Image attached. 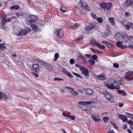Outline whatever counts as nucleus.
<instances>
[{
    "instance_id": "ea45409f",
    "label": "nucleus",
    "mask_w": 133,
    "mask_h": 133,
    "mask_svg": "<svg viewBox=\"0 0 133 133\" xmlns=\"http://www.w3.org/2000/svg\"><path fill=\"white\" fill-rule=\"evenodd\" d=\"M4 43L0 44V48H1V50L5 49L6 46L4 45Z\"/></svg>"
},
{
    "instance_id": "864d4df0",
    "label": "nucleus",
    "mask_w": 133,
    "mask_h": 133,
    "mask_svg": "<svg viewBox=\"0 0 133 133\" xmlns=\"http://www.w3.org/2000/svg\"><path fill=\"white\" fill-rule=\"evenodd\" d=\"M89 62L91 64L93 65L94 64L95 61L92 59H89Z\"/></svg>"
},
{
    "instance_id": "3c124183",
    "label": "nucleus",
    "mask_w": 133,
    "mask_h": 133,
    "mask_svg": "<svg viewBox=\"0 0 133 133\" xmlns=\"http://www.w3.org/2000/svg\"><path fill=\"white\" fill-rule=\"evenodd\" d=\"M93 102V101H85V105L88 104L89 105L90 104L92 103Z\"/></svg>"
},
{
    "instance_id": "6ab92c4d",
    "label": "nucleus",
    "mask_w": 133,
    "mask_h": 133,
    "mask_svg": "<svg viewBox=\"0 0 133 133\" xmlns=\"http://www.w3.org/2000/svg\"><path fill=\"white\" fill-rule=\"evenodd\" d=\"M133 4V0H127L126 1L125 5L127 6L131 5Z\"/></svg>"
},
{
    "instance_id": "aec40b11",
    "label": "nucleus",
    "mask_w": 133,
    "mask_h": 133,
    "mask_svg": "<svg viewBox=\"0 0 133 133\" xmlns=\"http://www.w3.org/2000/svg\"><path fill=\"white\" fill-rule=\"evenodd\" d=\"M75 12L77 14H79L82 13L81 10L77 8H75Z\"/></svg>"
},
{
    "instance_id": "603ef678",
    "label": "nucleus",
    "mask_w": 133,
    "mask_h": 133,
    "mask_svg": "<svg viewBox=\"0 0 133 133\" xmlns=\"http://www.w3.org/2000/svg\"><path fill=\"white\" fill-rule=\"evenodd\" d=\"M83 37V35H80L78 37L77 40H82Z\"/></svg>"
},
{
    "instance_id": "338daca9",
    "label": "nucleus",
    "mask_w": 133,
    "mask_h": 133,
    "mask_svg": "<svg viewBox=\"0 0 133 133\" xmlns=\"http://www.w3.org/2000/svg\"><path fill=\"white\" fill-rule=\"evenodd\" d=\"M127 128V125L126 124H124L123 125V128L124 129H125Z\"/></svg>"
},
{
    "instance_id": "c03bdc74",
    "label": "nucleus",
    "mask_w": 133,
    "mask_h": 133,
    "mask_svg": "<svg viewBox=\"0 0 133 133\" xmlns=\"http://www.w3.org/2000/svg\"><path fill=\"white\" fill-rule=\"evenodd\" d=\"M91 15L92 17L94 19H96L97 18V16L95 14L93 13H91Z\"/></svg>"
},
{
    "instance_id": "dca6fc26",
    "label": "nucleus",
    "mask_w": 133,
    "mask_h": 133,
    "mask_svg": "<svg viewBox=\"0 0 133 133\" xmlns=\"http://www.w3.org/2000/svg\"><path fill=\"white\" fill-rule=\"evenodd\" d=\"M96 40L93 38H91L89 44H91V45L94 46H95L96 45Z\"/></svg>"
},
{
    "instance_id": "69168bd1",
    "label": "nucleus",
    "mask_w": 133,
    "mask_h": 133,
    "mask_svg": "<svg viewBox=\"0 0 133 133\" xmlns=\"http://www.w3.org/2000/svg\"><path fill=\"white\" fill-rule=\"evenodd\" d=\"M65 88L66 89H68L69 90H72L73 89L71 87H67V86H66L65 87Z\"/></svg>"
},
{
    "instance_id": "4be33fe9",
    "label": "nucleus",
    "mask_w": 133,
    "mask_h": 133,
    "mask_svg": "<svg viewBox=\"0 0 133 133\" xmlns=\"http://www.w3.org/2000/svg\"><path fill=\"white\" fill-rule=\"evenodd\" d=\"M77 57L79 59L82 58L84 60V62H86L87 60L84 58V57L82 56V55L80 53H79V54H77Z\"/></svg>"
},
{
    "instance_id": "a19ab883",
    "label": "nucleus",
    "mask_w": 133,
    "mask_h": 133,
    "mask_svg": "<svg viewBox=\"0 0 133 133\" xmlns=\"http://www.w3.org/2000/svg\"><path fill=\"white\" fill-rule=\"evenodd\" d=\"M133 74V71H128L125 74V75H127V76H129L130 75H132V74Z\"/></svg>"
},
{
    "instance_id": "8fccbe9b",
    "label": "nucleus",
    "mask_w": 133,
    "mask_h": 133,
    "mask_svg": "<svg viewBox=\"0 0 133 133\" xmlns=\"http://www.w3.org/2000/svg\"><path fill=\"white\" fill-rule=\"evenodd\" d=\"M73 74L75 75L76 76L78 77L81 78H83V77L82 76H81L80 75L78 74L77 73L73 72Z\"/></svg>"
},
{
    "instance_id": "e2e57ef3",
    "label": "nucleus",
    "mask_w": 133,
    "mask_h": 133,
    "mask_svg": "<svg viewBox=\"0 0 133 133\" xmlns=\"http://www.w3.org/2000/svg\"><path fill=\"white\" fill-rule=\"evenodd\" d=\"M85 56L86 57L89 58H91L92 57V55L91 54H85Z\"/></svg>"
},
{
    "instance_id": "052dcab7",
    "label": "nucleus",
    "mask_w": 133,
    "mask_h": 133,
    "mask_svg": "<svg viewBox=\"0 0 133 133\" xmlns=\"http://www.w3.org/2000/svg\"><path fill=\"white\" fill-rule=\"evenodd\" d=\"M60 10L63 12H65L66 11V10L64 9V8H63L62 6L60 8Z\"/></svg>"
},
{
    "instance_id": "a211bd4d",
    "label": "nucleus",
    "mask_w": 133,
    "mask_h": 133,
    "mask_svg": "<svg viewBox=\"0 0 133 133\" xmlns=\"http://www.w3.org/2000/svg\"><path fill=\"white\" fill-rule=\"evenodd\" d=\"M104 76V74H101L97 76V77L98 79L104 80L105 79V78Z\"/></svg>"
},
{
    "instance_id": "c9c22d12",
    "label": "nucleus",
    "mask_w": 133,
    "mask_h": 133,
    "mask_svg": "<svg viewBox=\"0 0 133 133\" xmlns=\"http://www.w3.org/2000/svg\"><path fill=\"white\" fill-rule=\"evenodd\" d=\"M128 25V26H127V29L128 30L130 28H133V23L129 22Z\"/></svg>"
},
{
    "instance_id": "c85d7f7f",
    "label": "nucleus",
    "mask_w": 133,
    "mask_h": 133,
    "mask_svg": "<svg viewBox=\"0 0 133 133\" xmlns=\"http://www.w3.org/2000/svg\"><path fill=\"white\" fill-rule=\"evenodd\" d=\"M125 115L128 116V117L130 118L133 119V114L128 113V112H126Z\"/></svg>"
},
{
    "instance_id": "f03ea898",
    "label": "nucleus",
    "mask_w": 133,
    "mask_h": 133,
    "mask_svg": "<svg viewBox=\"0 0 133 133\" xmlns=\"http://www.w3.org/2000/svg\"><path fill=\"white\" fill-rule=\"evenodd\" d=\"M37 18L36 15H28L26 16L25 22L27 24H29L35 22Z\"/></svg>"
},
{
    "instance_id": "7ed1b4c3",
    "label": "nucleus",
    "mask_w": 133,
    "mask_h": 133,
    "mask_svg": "<svg viewBox=\"0 0 133 133\" xmlns=\"http://www.w3.org/2000/svg\"><path fill=\"white\" fill-rule=\"evenodd\" d=\"M78 5L82 9L85 10H89L87 3L85 1H80L78 3Z\"/></svg>"
},
{
    "instance_id": "58836bf2",
    "label": "nucleus",
    "mask_w": 133,
    "mask_h": 133,
    "mask_svg": "<svg viewBox=\"0 0 133 133\" xmlns=\"http://www.w3.org/2000/svg\"><path fill=\"white\" fill-rule=\"evenodd\" d=\"M71 92L72 95L74 96L77 95L78 94L77 92L74 91L73 89L71 91Z\"/></svg>"
},
{
    "instance_id": "774afa93",
    "label": "nucleus",
    "mask_w": 133,
    "mask_h": 133,
    "mask_svg": "<svg viewBox=\"0 0 133 133\" xmlns=\"http://www.w3.org/2000/svg\"><path fill=\"white\" fill-rule=\"evenodd\" d=\"M108 133H115L113 130H110L108 131Z\"/></svg>"
},
{
    "instance_id": "ddd939ff",
    "label": "nucleus",
    "mask_w": 133,
    "mask_h": 133,
    "mask_svg": "<svg viewBox=\"0 0 133 133\" xmlns=\"http://www.w3.org/2000/svg\"><path fill=\"white\" fill-rule=\"evenodd\" d=\"M83 90L87 94L89 95H91L93 92L92 90L91 89H84Z\"/></svg>"
},
{
    "instance_id": "423d86ee",
    "label": "nucleus",
    "mask_w": 133,
    "mask_h": 133,
    "mask_svg": "<svg viewBox=\"0 0 133 133\" xmlns=\"http://www.w3.org/2000/svg\"><path fill=\"white\" fill-rule=\"evenodd\" d=\"M40 63H41L40 66L47 69H49L51 68L50 64L46 62L41 61Z\"/></svg>"
},
{
    "instance_id": "6e6552de",
    "label": "nucleus",
    "mask_w": 133,
    "mask_h": 133,
    "mask_svg": "<svg viewBox=\"0 0 133 133\" xmlns=\"http://www.w3.org/2000/svg\"><path fill=\"white\" fill-rule=\"evenodd\" d=\"M123 37V35L122 33H117L115 35V39L117 41H122Z\"/></svg>"
},
{
    "instance_id": "393cba45",
    "label": "nucleus",
    "mask_w": 133,
    "mask_h": 133,
    "mask_svg": "<svg viewBox=\"0 0 133 133\" xmlns=\"http://www.w3.org/2000/svg\"><path fill=\"white\" fill-rule=\"evenodd\" d=\"M21 29L18 28H16V29L15 30V35L17 36H19V35L20 34Z\"/></svg>"
},
{
    "instance_id": "de8ad7c7",
    "label": "nucleus",
    "mask_w": 133,
    "mask_h": 133,
    "mask_svg": "<svg viewBox=\"0 0 133 133\" xmlns=\"http://www.w3.org/2000/svg\"><path fill=\"white\" fill-rule=\"evenodd\" d=\"M104 43L105 44L107 45L108 46H111L112 45V44L111 43H110L108 42H106Z\"/></svg>"
},
{
    "instance_id": "5701e85b",
    "label": "nucleus",
    "mask_w": 133,
    "mask_h": 133,
    "mask_svg": "<svg viewBox=\"0 0 133 133\" xmlns=\"http://www.w3.org/2000/svg\"><path fill=\"white\" fill-rule=\"evenodd\" d=\"M78 24L76 23L74 24V25L71 26L70 28L72 30H75L78 28Z\"/></svg>"
},
{
    "instance_id": "4d7b16f0",
    "label": "nucleus",
    "mask_w": 133,
    "mask_h": 133,
    "mask_svg": "<svg viewBox=\"0 0 133 133\" xmlns=\"http://www.w3.org/2000/svg\"><path fill=\"white\" fill-rule=\"evenodd\" d=\"M103 120L104 122L106 123L107 122L108 120V118L107 117H104L103 118Z\"/></svg>"
},
{
    "instance_id": "49530a36",
    "label": "nucleus",
    "mask_w": 133,
    "mask_h": 133,
    "mask_svg": "<svg viewBox=\"0 0 133 133\" xmlns=\"http://www.w3.org/2000/svg\"><path fill=\"white\" fill-rule=\"evenodd\" d=\"M66 74L68 76H69L70 78L73 77V76H72L71 74L68 71H67L66 72Z\"/></svg>"
},
{
    "instance_id": "f704fd0d",
    "label": "nucleus",
    "mask_w": 133,
    "mask_h": 133,
    "mask_svg": "<svg viewBox=\"0 0 133 133\" xmlns=\"http://www.w3.org/2000/svg\"><path fill=\"white\" fill-rule=\"evenodd\" d=\"M106 4V3L102 2L100 4L101 7L103 8H105Z\"/></svg>"
},
{
    "instance_id": "412c9836",
    "label": "nucleus",
    "mask_w": 133,
    "mask_h": 133,
    "mask_svg": "<svg viewBox=\"0 0 133 133\" xmlns=\"http://www.w3.org/2000/svg\"><path fill=\"white\" fill-rule=\"evenodd\" d=\"M94 29V26L92 25H89L86 26L85 28L86 30H91Z\"/></svg>"
},
{
    "instance_id": "680f3d73",
    "label": "nucleus",
    "mask_w": 133,
    "mask_h": 133,
    "mask_svg": "<svg viewBox=\"0 0 133 133\" xmlns=\"http://www.w3.org/2000/svg\"><path fill=\"white\" fill-rule=\"evenodd\" d=\"M97 57L96 55H93L92 56V58L94 60H96L97 58Z\"/></svg>"
},
{
    "instance_id": "f8f14e48",
    "label": "nucleus",
    "mask_w": 133,
    "mask_h": 133,
    "mask_svg": "<svg viewBox=\"0 0 133 133\" xmlns=\"http://www.w3.org/2000/svg\"><path fill=\"white\" fill-rule=\"evenodd\" d=\"M119 117L124 122H126L128 121L127 117L125 115L120 114L119 115Z\"/></svg>"
},
{
    "instance_id": "bf43d9fd",
    "label": "nucleus",
    "mask_w": 133,
    "mask_h": 133,
    "mask_svg": "<svg viewBox=\"0 0 133 133\" xmlns=\"http://www.w3.org/2000/svg\"><path fill=\"white\" fill-rule=\"evenodd\" d=\"M79 104H81L83 105H85V101H81L78 102Z\"/></svg>"
},
{
    "instance_id": "e433bc0d",
    "label": "nucleus",
    "mask_w": 133,
    "mask_h": 133,
    "mask_svg": "<svg viewBox=\"0 0 133 133\" xmlns=\"http://www.w3.org/2000/svg\"><path fill=\"white\" fill-rule=\"evenodd\" d=\"M54 61H55L57 60L59 57V55L57 53H56L54 55Z\"/></svg>"
},
{
    "instance_id": "a18cd8bd",
    "label": "nucleus",
    "mask_w": 133,
    "mask_h": 133,
    "mask_svg": "<svg viewBox=\"0 0 133 133\" xmlns=\"http://www.w3.org/2000/svg\"><path fill=\"white\" fill-rule=\"evenodd\" d=\"M66 74L68 76H69L70 78L73 77V76H72L71 74L68 71H67L66 72Z\"/></svg>"
},
{
    "instance_id": "bb28decb",
    "label": "nucleus",
    "mask_w": 133,
    "mask_h": 133,
    "mask_svg": "<svg viewBox=\"0 0 133 133\" xmlns=\"http://www.w3.org/2000/svg\"><path fill=\"white\" fill-rule=\"evenodd\" d=\"M109 20L111 24L112 25H114L115 24L114 22L115 19L114 18L109 17Z\"/></svg>"
},
{
    "instance_id": "9d476101",
    "label": "nucleus",
    "mask_w": 133,
    "mask_h": 133,
    "mask_svg": "<svg viewBox=\"0 0 133 133\" xmlns=\"http://www.w3.org/2000/svg\"><path fill=\"white\" fill-rule=\"evenodd\" d=\"M122 42L119 41L116 43V45L118 47L121 48L122 49H123L128 47L126 45H122Z\"/></svg>"
},
{
    "instance_id": "2f4dec72",
    "label": "nucleus",
    "mask_w": 133,
    "mask_h": 133,
    "mask_svg": "<svg viewBox=\"0 0 133 133\" xmlns=\"http://www.w3.org/2000/svg\"><path fill=\"white\" fill-rule=\"evenodd\" d=\"M105 8L107 9H110L111 8L112 5V4L111 3H106V4Z\"/></svg>"
},
{
    "instance_id": "7c9ffc66",
    "label": "nucleus",
    "mask_w": 133,
    "mask_h": 133,
    "mask_svg": "<svg viewBox=\"0 0 133 133\" xmlns=\"http://www.w3.org/2000/svg\"><path fill=\"white\" fill-rule=\"evenodd\" d=\"M97 46L101 49H105V47L103 45H102L101 44H99L98 43H96Z\"/></svg>"
},
{
    "instance_id": "473e14b6",
    "label": "nucleus",
    "mask_w": 133,
    "mask_h": 133,
    "mask_svg": "<svg viewBox=\"0 0 133 133\" xmlns=\"http://www.w3.org/2000/svg\"><path fill=\"white\" fill-rule=\"evenodd\" d=\"M66 118L72 120H74L75 119V117L74 116L69 115H68L67 116Z\"/></svg>"
},
{
    "instance_id": "4468645a",
    "label": "nucleus",
    "mask_w": 133,
    "mask_h": 133,
    "mask_svg": "<svg viewBox=\"0 0 133 133\" xmlns=\"http://www.w3.org/2000/svg\"><path fill=\"white\" fill-rule=\"evenodd\" d=\"M91 117L95 122H99L101 121V119L98 116H96L94 115H92L91 116Z\"/></svg>"
},
{
    "instance_id": "39448f33",
    "label": "nucleus",
    "mask_w": 133,
    "mask_h": 133,
    "mask_svg": "<svg viewBox=\"0 0 133 133\" xmlns=\"http://www.w3.org/2000/svg\"><path fill=\"white\" fill-rule=\"evenodd\" d=\"M104 95L106 99L110 102H113L114 100L112 96L108 91Z\"/></svg>"
},
{
    "instance_id": "0eeeda50",
    "label": "nucleus",
    "mask_w": 133,
    "mask_h": 133,
    "mask_svg": "<svg viewBox=\"0 0 133 133\" xmlns=\"http://www.w3.org/2000/svg\"><path fill=\"white\" fill-rule=\"evenodd\" d=\"M55 34L60 37H62L63 35V32L62 29H57L56 30Z\"/></svg>"
},
{
    "instance_id": "13d9d810",
    "label": "nucleus",
    "mask_w": 133,
    "mask_h": 133,
    "mask_svg": "<svg viewBox=\"0 0 133 133\" xmlns=\"http://www.w3.org/2000/svg\"><path fill=\"white\" fill-rule=\"evenodd\" d=\"M75 62V61H74V60L73 59H71L70 60V64H73Z\"/></svg>"
},
{
    "instance_id": "cd10ccee",
    "label": "nucleus",
    "mask_w": 133,
    "mask_h": 133,
    "mask_svg": "<svg viewBox=\"0 0 133 133\" xmlns=\"http://www.w3.org/2000/svg\"><path fill=\"white\" fill-rule=\"evenodd\" d=\"M27 34V31L26 30H21L20 34L19 35H26Z\"/></svg>"
},
{
    "instance_id": "9b49d317",
    "label": "nucleus",
    "mask_w": 133,
    "mask_h": 133,
    "mask_svg": "<svg viewBox=\"0 0 133 133\" xmlns=\"http://www.w3.org/2000/svg\"><path fill=\"white\" fill-rule=\"evenodd\" d=\"M8 98V97L6 94L0 91V99H4L5 100H6Z\"/></svg>"
},
{
    "instance_id": "37998d69",
    "label": "nucleus",
    "mask_w": 133,
    "mask_h": 133,
    "mask_svg": "<svg viewBox=\"0 0 133 133\" xmlns=\"http://www.w3.org/2000/svg\"><path fill=\"white\" fill-rule=\"evenodd\" d=\"M97 22L99 23H102L103 21V19L101 17H98L97 19Z\"/></svg>"
},
{
    "instance_id": "2eb2a0df",
    "label": "nucleus",
    "mask_w": 133,
    "mask_h": 133,
    "mask_svg": "<svg viewBox=\"0 0 133 133\" xmlns=\"http://www.w3.org/2000/svg\"><path fill=\"white\" fill-rule=\"evenodd\" d=\"M31 27L34 31L36 32L40 31H41V29L39 28H38L36 26L34 25L31 24Z\"/></svg>"
},
{
    "instance_id": "72a5a7b5",
    "label": "nucleus",
    "mask_w": 133,
    "mask_h": 133,
    "mask_svg": "<svg viewBox=\"0 0 133 133\" xmlns=\"http://www.w3.org/2000/svg\"><path fill=\"white\" fill-rule=\"evenodd\" d=\"M6 18V16H5V18H2V21L1 22V24L3 25H5L6 22V20L5 19Z\"/></svg>"
},
{
    "instance_id": "0e129e2a",
    "label": "nucleus",
    "mask_w": 133,
    "mask_h": 133,
    "mask_svg": "<svg viewBox=\"0 0 133 133\" xmlns=\"http://www.w3.org/2000/svg\"><path fill=\"white\" fill-rule=\"evenodd\" d=\"M61 71L62 72H63V73L65 74L67 71L66 70L64 69L62 70H61Z\"/></svg>"
},
{
    "instance_id": "f257e3e1",
    "label": "nucleus",
    "mask_w": 133,
    "mask_h": 133,
    "mask_svg": "<svg viewBox=\"0 0 133 133\" xmlns=\"http://www.w3.org/2000/svg\"><path fill=\"white\" fill-rule=\"evenodd\" d=\"M104 83L107 87L111 89H119L120 88L117 81L113 79H110L107 82H104Z\"/></svg>"
},
{
    "instance_id": "6e6d98bb",
    "label": "nucleus",
    "mask_w": 133,
    "mask_h": 133,
    "mask_svg": "<svg viewBox=\"0 0 133 133\" xmlns=\"http://www.w3.org/2000/svg\"><path fill=\"white\" fill-rule=\"evenodd\" d=\"M54 79L55 80H57L58 81H60L61 80H63V81L64 80L63 79L61 78H59L58 77H55L54 78Z\"/></svg>"
},
{
    "instance_id": "1a4fd4ad",
    "label": "nucleus",
    "mask_w": 133,
    "mask_h": 133,
    "mask_svg": "<svg viewBox=\"0 0 133 133\" xmlns=\"http://www.w3.org/2000/svg\"><path fill=\"white\" fill-rule=\"evenodd\" d=\"M30 67L31 69H32L33 70H34L37 73L39 72L38 71L40 70V68L38 64H33L32 66H30Z\"/></svg>"
},
{
    "instance_id": "b1692460",
    "label": "nucleus",
    "mask_w": 133,
    "mask_h": 133,
    "mask_svg": "<svg viewBox=\"0 0 133 133\" xmlns=\"http://www.w3.org/2000/svg\"><path fill=\"white\" fill-rule=\"evenodd\" d=\"M122 23L127 28V26H128V25H129V22H128L127 20H124L122 21Z\"/></svg>"
},
{
    "instance_id": "f3484780",
    "label": "nucleus",
    "mask_w": 133,
    "mask_h": 133,
    "mask_svg": "<svg viewBox=\"0 0 133 133\" xmlns=\"http://www.w3.org/2000/svg\"><path fill=\"white\" fill-rule=\"evenodd\" d=\"M99 91L104 95L107 91L106 89L104 88H99Z\"/></svg>"
},
{
    "instance_id": "79ce46f5",
    "label": "nucleus",
    "mask_w": 133,
    "mask_h": 133,
    "mask_svg": "<svg viewBox=\"0 0 133 133\" xmlns=\"http://www.w3.org/2000/svg\"><path fill=\"white\" fill-rule=\"evenodd\" d=\"M128 76H127V75H125V76L124 77V78L128 81H130L132 79V78H129L128 77Z\"/></svg>"
},
{
    "instance_id": "5fc2aeb1",
    "label": "nucleus",
    "mask_w": 133,
    "mask_h": 133,
    "mask_svg": "<svg viewBox=\"0 0 133 133\" xmlns=\"http://www.w3.org/2000/svg\"><path fill=\"white\" fill-rule=\"evenodd\" d=\"M127 123L128 124L130 125H131L133 126V122L131 120H129V121H127Z\"/></svg>"
},
{
    "instance_id": "c756f323",
    "label": "nucleus",
    "mask_w": 133,
    "mask_h": 133,
    "mask_svg": "<svg viewBox=\"0 0 133 133\" xmlns=\"http://www.w3.org/2000/svg\"><path fill=\"white\" fill-rule=\"evenodd\" d=\"M117 92L118 94L122 95L123 96H125L126 95V93L124 91H123L122 90H118Z\"/></svg>"
},
{
    "instance_id": "4c0bfd02",
    "label": "nucleus",
    "mask_w": 133,
    "mask_h": 133,
    "mask_svg": "<svg viewBox=\"0 0 133 133\" xmlns=\"http://www.w3.org/2000/svg\"><path fill=\"white\" fill-rule=\"evenodd\" d=\"M90 50L93 52H96V53H99L100 51H98V50L97 49H95L92 48H90Z\"/></svg>"
},
{
    "instance_id": "a878e982",
    "label": "nucleus",
    "mask_w": 133,
    "mask_h": 133,
    "mask_svg": "<svg viewBox=\"0 0 133 133\" xmlns=\"http://www.w3.org/2000/svg\"><path fill=\"white\" fill-rule=\"evenodd\" d=\"M129 38L128 37L127 35L125 36H124L123 35V39L122 40V42H125V41H127L128 39H129Z\"/></svg>"
},
{
    "instance_id": "20e7f679",
    "label": "nucleus",
    "mask_w": 133,
    "mask_h": 133,
    "mask_svg": "<svg viewBox=\"0 0 133 133\" xmlns=\"http://www.w3.org/2000/svg\"><path fill=\"white\" fill-rule=\"evenodd\" d=\"M80 70L82 71V73L86 76L85 78L87 79V77L89 75V72L88 69L84 66L81 67L80 68Z\"/></svg>"
},
{
    "instance_id": "09e8293b",
    "label": "nucleus",
    "mask_w": 133,
    "mask_h": 133,
    "mask_svg": "<svg viewBox=\"0 0 133 133\" xmlns=\"http://www.w3.org/2000/svg\"><path fill=\"white\" fill-rule=\"evenodd\" d=\"M113 66L115 68H117L119 67V65L117 63H115L113 64Z\"/></svg>"
}]
</instances>
